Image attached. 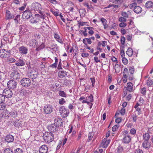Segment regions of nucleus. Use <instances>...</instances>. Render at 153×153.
Listing matches in <instances>:
<instances>
[{"instance_id": "obj_1", "label": "nucleus", "mask_w": 153, "mask_h": 153, "mask_svg": "<svg viewBox=\"0 0 153 153\" xmlns=\"http://www.w3.org/2000/svg\"><path fill=\"white\" fill-rule=\"evenodd\" d=\"M43 138L46 142L50 143L54 139V134L51 132H46L43 134Z\"/></svg>"}, {"instance_id": "obj_2", "label": "nucleus", "mask_w": 153, "mask_h": 153, "mask_svg": "<svg viewBox=\"0 0 153 153\" xmlns=\"http://www.w3.org/2000/svg\"><path fill=\"white\" fill-rule=\"evenodd\" d=\"M31 8L32 10L37 11L39 13H40L42 9L41 4L37 2H34L32 4Z\"/></svg>"}, {"instance_id": "obj_3", "label": "nucleus", "mask_w": 153, "mask_h": 153, "mask_svg": "<svg viewBox=\"0 0 153 153\" xmlns=\"http://www.w3.org/2000/svg\"><path fill=\"white\" fill-rule=\"evenodd\" d=\"M59 111L61 115L63 117L68 116L69 113V110L66 108L64 106H61L59 107Z\"/></svg>"}, {"instance_id": "obj_4", "label": "nucleus", "mask_w": 153, "mask_h": 153, "mask_svg": "<svg viewBox=\"0 0 153 153\" xmlns=\"http://www.w3.org/2000/svg\"><path fill=\"white\" fill-rule=\"evenodd\" d=\"M21 83L22 86L25 87L30 86L31 85L30 80L27 78H24L21 80Z\"/></svg>"}, {"instance_id": "obj_5", "label": "nucleus", "mask_w": 153, "mask_h": 153, "mask_svg": "<svg viewBox=\"0 0 153 153\" xmlns=\"http://www.w3.org/2000/svg\"><path fill=\"white\" fill-rule=\"evenodd\" d=\"M38 75V73L36 70L31 71L30 72L27 73L28 76L32 79V81L37 77Z\"/></svg>"}, {"instance_id": "obj_6", "label": "nucleus", "mask_w": 153, "mask_h": 153, "mask_svg": "<svg viewBox=\"0 0 153 153\" xmlns=\"http://www.w3.org/2000/svg\"><path fill=\"white\" fill-rule=\"evenodd\" d=\"M32 15L31 11L29 8H27L22 15V18L24 19H27L30 18Z\"/></svg>"}, {"instance_id": "obj_7", "label": "nucleus", "mask_w": 153, "mask_h": 153, "mask_svg": "<svg viewBox=\"0 0 153 153\" xmlns=\"http://www.w3.org/2000/svg\"><path fill=\"white\" fill-rule=\"evenodd\" d=\"M2 94L4 97L10 98L12 97L13 94L12 91L9 88L5 89L3 90Z\"/></svg>"}, {"instance_id": "obj_8", "label": "nucleus", "mask_w": 153, "mask_h": 153, "mask_svg": "<svg viewBox=\"0 0 153 153\" xmlns=\"http://www.w3.org/2000/svg\"><path fill=\"white\" fill-rule=\"evenodd\" d=\"M10 52L7 50L2 49L0 50V57L2 58L6 59L9 56Z\"/></svg>"}, {"instance_id": "obj_9", "label": "nucleus", "mask_w": 153, "mask_h": 153, "mask_svg": "<svg viewBox=\"0 0 153 153\" xmlns=\"http://www.w3.org/2000/svg\"><path fill=\"white\" fill-rule=\"evenodd\" d=\"M20 75L19 72L16 70L12 72L10 74L11 79L14 80H17L20 78Z\"/></svg>"}, {"instance_id": "obj_10", "label": "nucleus", "mask_w": 153, "mask_h": 153, "mask_svg": "<svg viewBox=\"0 0 153 153\" xmlns=\"http://www.w3.org/2000/svg\"><path fill=\"white\" fill-rule=\"evenodd\" d=\"M17 85V82L14 80H10L7 83V87L9 89H14Z\"/></svg>"}, {"instance_id": "obj_11", "label": "nucleus", "mask_w": 153, "mask_h": 153, "mask_svg": "<svg viewBox=\"0 0 153 153\" xmlns=\"http://www.w3.org/2000/svg\"><path fill=\"white\" fill-rule=\"evenodd\" d=\"M19 52L21 54L24 55L28 53V48L24 46H22L19 48Z\"/></svg>"}, {"instance_id": "obj_12", "label": "nucleus", "mask_w": 153, "mask_h": 153, "mask_svg": "<svg viewBox=\"0 0 153 153\" xmlns=\"http://www.w3.org/2000/svg\"><path fill=\"white\" fill-rule=\"evenodd\" d=\"M53 111V108L52 105H47L45 106L44 108V111L46 114L51 113Z\"/></svg>"}, {"instance_id": "obj_13", "label": "nucleus", "mask_w": 153, "mask_h": 153, "mask_svg": "<svg viewBox=\"0 0 153 153\" xmlns=\"http://www.w3.org/2000/svg\"><path fill=\"white\" fill-rule=\"evenodd\" d=\"M62 120L60 118L57 117L54 119L53 124L57 128L60 127L62 125Z\"/></svg>"}, {"instance_id": "obj_14", "label": "nucleus", "mask_w": 153, "mask_h": 153, "mask_svg": "<svg viewBox=\"0 0 153 153\" xmlns=\"http://www.w3.org/2000/svg\"><path fill=\"white\" fill-rule=\"evenodd\" d=\"M48 128L50 132H55L58 130V128L53 123L49 125Z\"/></svg>"}, {"instance_id": "obj_15", "label": "nucleus", "mask_w": 153, "mask_h": 153, "mask_svg": "<svg viewBox=\"0 0 153 153\" xmlns=\"http://www.w3.org/2000/svg\"><path fill=\"white\" fill-rule=\"evenodd\" d=\"M39 153H48V147L46 145H42L39 149Z\"/></svg>"}, {"instance_id": "obj_16", "label": "nucleus", "mask_w": 153, "mask_h": 153, "mask_svg": "<svg viewBox=\"0 0 153 153\" xmlns=\"http://www.w3.org/2000/svg\"><path fill=\"white\" fill-rule=\"evenodd\" d=\"M110 142V139H107V138H105L102 140L101 145L102 148H106Z\"/></svg>"}, {"instance_id": "obj_17", "label": "nucleus", "mask_w": 153, "mask_h": 153, "mask_svg": "<svg viewBox=\"0 0 153 153\" xmlns=\"http://www.w3.org/2000/svg\"><path fill=\"white\" fill-rule=\"evenodd\" d=\"M131 140V136L128 134H125L123 138V142L125 143H128Z\"/></svg>"}, {"instance_id": "obj_18", "label": "nucleus", "mask_w": 153, "mask_h": 153, "mask_svg": "<svg viewBox=\"0 0 153 153\" xmlns=\"http://www.w3.org/2000/svg\"><path fill=\"white\" fill-rule=\"evenodd\" d=\"M14 139V137L10 134L7 135L5 137V140L8 143L13 142Z\"/></svg>"}, {"instance_id": "obj_19", "label": "nucleus", "mask_w": 153, "mask_h": 153, "mask_svg": "<svg viewBox=\"0 0 153 153\" xmlns=\"http://www.w3.org/2000/svg\"><path fill=\"white\" fill-rule=\"evenodd\" d=\"M39 16V15H36L34 16L31 18L30 19V22L33 24H36L39 22V19L37 17V16Z\"/></svg>"}, {"instance_id": "obj_20", "label": "nucleus", "mask_w": 153, "mask_h": 153, "mask_svg": "<svg viewBox=\"0 0 153 153\" xmlns=\"http://www.w3.org/2000/svg\"><path fill=\"white\" fill-rule=\"evenodd\" d=\"M25 63L24 60L20 59H18V61L15 63V65L18 66H22L24 65Z\"/></svg>"}, {"instance_id": "obj_21", "label": "nucleus", "mask_w": 153, "mask_h": 153, "mask_svg": "<svg viewBox=\"0 0 153 153\" xmlns=\"http://www.w3.org/2000/svg\"><path fill=\"white\" fill-rule=\"evenodd\" d=\"M143 147L146 149H148L150 147V144L148 141H144L142 144Z\"/></svg>"}, {"instance_id": "obj_22", "label": "nucleus", "mask_w": 153, "mask_h": 153, "mask_svg": "<svg viewBox=\"0 0 153 153\" xmlns=\"http://www.w3.org/2000/svg\"><path fill=\"white\" fill-rule=\"evenodd\" d=\"M6 16L7 19H13L14 17V15L8 10L6 11Z\"/></svg>"}, {"instance_id": "obj_23", "label": "nucleus", "mask_w": 153, "mask_h": 153, "mask_svg": "<svg viewBox=\"0 0 153 153\" xmlns=\"http://www.w3.org/2000/svg\"><path fill=\"white\" fill-rule=\"evenodd\" d=\"M146 8H150L153 7V2L152 1H147L145 5Z\"/></svg>"}, {"instance_id": "obj_24", "label": "nucleus", "mask_w": 153, "mask_h": 153, "mask_svg": "<svg viewBox=\"0 0 153 153\" xmlns=\"http://www.w3.org/2000/svg\"><path fill=\"white\" fill-rule=\"evenodd\" d=\"M127 89L129 92H131L133 91V85L131 82H128L127 83Z\"/></svg>"}, {"instance_id": "obj_25", "label": "nucleus", "mask_w": 153, "mask_h": 153, "mask_svg": "<svg viewBox=\"0 0 153 153\" xmlns=\"http://www.w3.org/2000/svg\"><path fill=\"white\" fill-rule=\"evenodd\" d=\"M134 11L136 13L139 14L142 12V9L141 7L140 6H136L134 7Z\"/></svg>"}, {"instance_id": "obj_26", "label": "nucleus", "mask_w": 153, "mask_h": 153, "mask_svg": "<svg viewBox=\"0 0 153 153\" xmlns=\"http://www.w3.org/2000/svg\"><path fill=\"white\" fill-rule=\"evenodd\" d=\"M131 12L128 11L127 12L123 11L121 13L122 16L125 18H128L129 16L131 15Z\"/></svg>"}, {"instance_id": "obj_27", "label": "nucleus", "mask_w": 153, "mask_h": 153, "mask_svg": "<svg viewBox=\"0 0 153 153\" xmlns=\"http://www.w3.org/2000/svg\"><path fill=\"white\" fill-rule=\"evenodd\" d=\"M54 36L55 39L56 41L61 43H63V41L62 39L60 38V37L58 34L57 33H54Z\"/></svg>"}, {"instance_id": "obj_28", "label": "nucleus", "mask_w": 153, "mask_h": 153, "mask_svg": "<svg viewBox=\"0 0 153 153\" xmlns=\"http://www.w3.org/2000/svg\"><path fill=\"white\" fill-rule=\"evenodd\" d=\"M100 21L102 22L103 25L104 26V29H106L108 27V25H107V20L104 18H102L100 19Z\"/></svg>"}, {"instance_id": "obj_29", "label": "nucleus", "mask_w": 153, "mask_h": 153, "mask_svg": "<svg viewBox=\"0 0 153 153\" xmlns=\"http://www.w3.org/2000/svg\"><path fill=\"white\" fill-rule=\"evenodd\" d=\"M17 115L16 111H12L9 113L7 115V116L10 117H15L17 116Z\"/></svg>"}, {"instance_id": "obj_30", "label": "nucleus", "mask_w": 153, "mask_h": 153, "mask_svg": "<svg viewBox=\"0 0 153 153\" xmlns=\"http://www.w3.org/2000/svg\"><path fill=\"white\" fill-rule=\"evenodd\" d=\"M19 28L20 30V33L23 34V33L27 31V29L24 26H20Z\"/></svg>"}, {"instance_id": "obj_31", "label": "nucleus", "mask_w": 153, "mask_h": 153, "mask_svg": "<svg viewBox=\"0 0 153 153\" xmlns=\"http://www.w3.org/2000/svg\"><path fill=\"white\" fill-rule=\"evenodd\" d=\"M143 137L144 141H148L150 137V135L148 133H146L143 135Z\"/></svg>"}, {"instance_id": "obj_32", "label": "nucleus", "mask_w": 153, "mask_h": 153, "mask_svg": "<svg viewBox=\"0 0 153 153\" xmlns=\"http://www.w3.org/2000/svg\"><path fill=\"white\" fill-rule=\"evenodd\" d=\"M133 53V51L132 49L130 48H128L127 51H126V53L129 57L131 56Z\"/></svg>"}, {"instance_id": "obj_33", "label": "nucleus", "mask_w": 153, "mask_h": 153, "mask_svg": "<svg viewBox=\"0 0 153 153\" xmlns=\"http://www.w3.org/2000/svg\"><path fill=\"white\" fill-rule=\"evenodd\" d=\"M14 125L15 126L19 127V126H22V123L21 121H19V120H16L14 122Z\"/></svg>"}, {"instance_id": "obj_34", "label": "nucleus", "mask_w": 153, "mask_h": 153, "mask_svg": "<svg viewBox=\"0 0 153 153\" xmlns=\"http://www.w3.org/2000/svg\"><path fill=\"white\" fill-rule=\"evenodd\" d=\"M94 134V133L93 132H90L89 133L88 135V139L87 140L88 142H89L92 139Z\"/></svg>"}, {"instance_id": "obj_35", "label": "nucleus", "mask_w": 153, "mask_h": 153, "mask_svg": "<svg viewBox=\"0 0 153 153\" xmlns=\"http://www.w3.org/2000/svg\"><path fill=\"white\" fill-rule=\"evenodd\" d=\"M6 59H7V61L10 63H13L16 61V60L15 59L11 57H10L9 56Z\"/></svg>"}, {"instance_id": "obj_36", "label": "nucleus", "mask_w": 153, "mask_h": 153, "mask_svg": "<svg viewBox=\"0 0 153 153\" xmlns=\"http://www.w3.org/2000/svg\"><path fill=\"white\" fill-rule=\"evenodd\" d=\"M86 28H87V29L89 30L88 33L89 34L92 35L94 33V31H93V27H86Z\"/></svg>"}, {"instance_id": "obj_37", "label": "nucleus", "mask_w": 153, "mask_h": 153, "mask_svg": "<svg viewBox=\"0 0 153 153\" xmlns=\"http://www.w3.org/2000/svg\"><path fill=\"white\" fill-rule=\"evenodd\" d=\"M58 94L61 97H66L67 95L66 93L63 91L61 90L60 91Z\"/></svg>"}, {"instance_id": "obj_38", "label": "nucleus", "mask_w": 153, "mask_h": 153, "mask_svg": "<svg viewBox=\"0 0 153 153\" xmlns=\"http://www.w3.org/2000/svg\"><path fill=\"white\" fill-rule=\"evenodd\" d=\"M128 20L129 21V25H128V28L129 29L131 28L134 27V23L133 20L131 19H129Z\"/></svg>"}, {"instance_id": "obj_39", "label": "nucleus", "mask_w": 153, "mask_h": 153, "mask_svg": "<svg viewBox=\"0 0 153 153\" xmlns=\"http://www.w3.org/2000/svg\"><path fill=\"white\" fill-rule=\"evenodd\" d=\"M110 1L116 4H121L123 2V0H110Z\"/></svg>"}, {"instance_id": "obj_40", "label": "nucleus", "mask_w": 153, "mask_h": 153, "mask_svg": "<svg viewBox=\"0 0 153 153\" xmlns=\"http://www.w3.org/2000/svg\"><path fill=\"white\" fill-rule=\"evenodd\" d=\"M30 44L32 46H35L36 45V40L34 39L30 40L29 42Z\"/></svg>"}, {"instance_id": "obj_41", "label": "nucleus", "mask_w": 153, "mask_h": 153, "mask_svg": "<svg viewBox=\"0 0 153 153\" xmlns=\"http://www.w3.org/2000/svg\"><path fill=\"white\" fill-rule=\"evenodd\" d=\"M5 100V97L3 94H0V103H3L4 102Z\"/></svg>"}, {"instance_id": "obj_42", "label": "nucleus", "mask_w": 153, "mask_h": 153, "mask_svg": "<svg viewBox=\"0 0 153 153\" xmlns=\"http://www.w3.org/2000/svg\"><path fill=\"white\" fill-rule=\"evenodd\" d=\"M87 100H88V103H90V102L93 101V97L92 95H91L90 96L86 98Z\"/></svg>"}, {"instance_id": "obj_43", "label": "nucleus", "mask_w": 153, "mask_h": 153, "mask_svg": "<svg viewBox=\"0 0 153 153\" xmlns=\"http://www.w3.org/2000/svg\"><path fill=\"white\" fill-rule=\"evenodd\" d=\"M45 47V45L43 43H42L39 46L36 48V51H39L43 49Z\"/></svg>"}, {"instance_id": "obj_44", "label": "nucleus", "mask_w": 153, "mask_h": 153, "mask_svg": "<svg viewBox=\"0 0 153 153\" xmlns=\"http://www.w3.org/2000/svg\"><path fill=\"white\" fill-rule=\"evenodd\" d=\"M20 16L19 15H17L14 18V20L16 24H18V21L20 19Z\"/></svg>"}, {"instance_id": "obj_45", "label": "nucleus", "mask_w": 153, "mask_h": 153, "mask_svg": "<svg viewBox=\"0 0 153 153\" xmlns=\"http://www.w3.org/2000/svg\"><path fill=\"white\" fill-rule=\"evenodd\" d=\"M79 13L81 16H84L85 15V9H81L79 10Z\"/></svg>"}, {"instance_id": "obj_46", "label": "nucleus", "mask_w": 153, "mask_h": 153, "mask_svg": "<svg viewBox=\"0 0 153 153\" xmlns=\"http://www.w3.org/2000/svg\"><path fill=\"white\" fill-rule=\"evenodd\" d=\"M119 21L121 22H126V19L124 17H120L118 19Z\"/></svg>"}, {"instance_id": "obj_47", "label": "nucleus", "mask_w": 153, "mask_h": 153, "mask_svg": "<svg viewBox=\"0 0 153 153\" xmlns=\"http://www.w3.org/2000/svg\"><path fill=\"white\" fill-rule=\"evenodd\" d=\"M78 22V25L79 26V27H80V26H82L85 25H86V22H80L79 21H77Z\"/></svg>"}, {"instance_id": "obj_48", "label": "nucleus", "mask_w": 153, "mask_h": 153, "mask_svg": "<svg viewBox=\"0 0 153 153\" xmlns=\"http://www.w3.org/2000/svg\"><path fill=\"white\" fill-rule=\"evenodd\" d=\"M117 150L118 153H122L123 151V149L122 146H119L117 147Z\"/></svg>"}, {"instance_id": "obj_49", "label": "nucleus", "mask_w": 153, "mask_h": 153, "mask_svg": "<svg viewBox=\"0 0 153 153\" xmlns=\"http://www.w3.org/2000/svg\"><path fill=\"white\" fill-rule=\"evenodd\" d=\"M4 153H13V152L10 149L7 148L4 150Z\"/></svg>"}, {"instance_id": "obj_50", "label": "nucleus", "mask_w": 153, "mask_h": 153, "mask_svg": "<svg viewBox=\"0 0 153 153\" xmlns=\"http://www.w3.org/2000/svg\"><path fill=\"white\" fill-rule=\"evenodd\" d=\"M13 153H23V152L22 149L17 148L14 151Z\"/></svg>"}, {"instance_id": "obj_51", "label": "nucleus", "mask_w": 153, "mask_h": 153, "mask_svg": "<svg viewBox=\"0 0 153 153\" xmlns=\"http://www.w3.org/2000/svg\"><path fill=\"white\" fill-rule=\"evenodd\" d=\"M66 102L65 100L63 98H61L59 100V103L60 105H63Z\"/></svg>"}, {"instance_id": "obj_52", "label": "nucleus", "mask_w": 153, "mask_h": 153, "mask_svg": "<svg viewBox=\"0 0 153 153\" xmlns=\"http://www.w3.org/2000/svg\"><path fill=\"white\" fill-rule=\"evenodd\" d=\"M1 105H0V111L4 110L6 108V105L3 103H1Z\"/></svg>"}, {"instance_id": "obj_53", "label": "nucleus", "mask_w": 153, "mask_h": 153, "mask_svg": "<svg viewBox=\"0 0 153 153\" xmlns=\"http://www.w3.org/2000/svg\"><path fill=\"white\" fill-rule=\"evenodd\" d=\"M122 61L123 63L125 65H126L128 63V60L125 57L122 58Z\"/></svg>"}, {"instance_id": "obj_54", "label": "nucleus", "mask_w": 153, "mask_h": 153, "mask_svg": "<svg viewBox=\"0 0 153 153\" xmlns=\"http://www.w3.org/2000/svg\"><path fill=\"white\" fill-rule=\"evenodd\" d=\"M146 89L145 87H144L142 88H141L140 91L142 94L143 95H144L146 94Z\"/></svg>"}, {"instance_id": "obj_55", "label": "nucleus", "mask_w": 153, "mask_h": 153, "mask_svg": "<svg viewBox=\"0 0 153 153\" xmlns=\"http://www.w3.org/2000/svg\"><path fill=\"white\" fill-rule=\"evenodd\" d=\"M129 72L130 74H132L134 72V69L133 67H131L129 68Z\"/></svg>"}, {"instance_id": "obj_56", "label": "nucleus", "mask_w": 153, "mask_h": 153, "mask_svg": "<svg viewBox=\"0 0 153 153\" xmlns=\"http://www.w3.org/2000/svg\"><path fill=\"white\" fill-rule=\"evenodd\" d=\"M127 25V24L125 22H121L119 24V26L121 27H124Z\"/></svg>"}, {"instance_id": "obj_57", "label": "nucleus", "mask_w": 153, "mask_h": 153, "mask_svg": "<svg viewBox=\"0 0 153 153\" xmlns=\"http://www.w3.org/2000/svg\"><path fill=\"white\" fill-rule=\"evenodd\" d=\"M120 41L122 45H124L125 44V38L124 36H121L120 39Z\"/></svg>"}, {"instance_id": "obj_58", "label": "nucleus", "mask_w": 153, "mask_h": 153, "mask_svg": "<svg viewBox=\"0 0 153 153\" xmlns=\"http://www.w3.org/2000/svg\"><path fill=\"white\" fill-rule=\"evenodd\" d=\"M147 84L148 86H151L153 84V81L151 79H149L147 82Z\"/></svg>"}, {"instance_id": "obj_59", "label": "nucleus", "mask_w": 153, "mask_h": 153, "mask_svg": "<svg viewBox=\"0 0 153 153\" xmlns=\"http://www.w3.org/2000/svg\"><path fill=\"white\" fill-rule=\"evenodd\" d=\"M26 5L27 4L26 3H24L23 6L19 8V10L21 11L24 10L25 9Z\"/></svg>"}, {"instance_id": "obj_60", "label": "nucleus", "mask_w": 153, "mask_h": 153, "mask_svg": "<svg viewBox=\"0 0 153 153\" xmlns=\"http://www.w3.org/2000/svg\"><path fill=\"white\" fill-rule=\"evenodd\" d=\"M136 132V129L134 128H132L130 131V133L132 135H134Z\"/></svg>"}, {"instance_id": "obj_61", "label": "nucleus", "mask_w": 153, "mask_h": 153, "mask_svg": "<svg viewBox=\"0 0 153 153\" xmlns=\"http://www.w3.org/2000/svg\"><path fill=\"white\" fill-rule=\"evenodd\" d=\"M119 126L118 125H115L113 127H112V130L113 131H115L117 130L119 128Z\"/></svg>"}, {"instance_id": "obj_62", "label": "nucleus", "mask_w": 153, "mask_h": 153, "mask_svg": "<svg viewBox=\"0 0 153 153\" xmlns=\"http://www.w3.org/2000/svg\"><path fill=\"white\" fill-rule=\"evenodd\" d=\"M40 29L41 30V31L42 33H45V32H46L47 30L45 28V27H44V26H42L40 27Z\"/></svg>"}, {"instance_id": "obj_63", "label": "nucleus", "mask_w": 153, "mask_h": 153, "mask_svg": "<svg viewBox=\"0 0 153 153\" xmlns=\"http://www.w3.org/2000/svg\"><path fill=\"white\" fill-rule=\"evenodd\" d=\"M50 2L53 4H56L58 3L57 0H48Z\"/></svg>"}, {"instance_id": "obj_64", "label": "nucleus", "mask_w": 153, "mask_h": 153, "mask_svg": "<svg viewBox=\"0 0 153 153\" xmlns=\"http://www.w3.org/2000/svg\"><path fill=\"white\" fill-rule=\"evenodd\" d=\"M120 55L122 58H123L125 57V53L124 50L123 49H122L120 51Z\"/></svg>"}]
</instances>
